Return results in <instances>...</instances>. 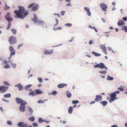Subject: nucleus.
Masks as SVG:
<instances>
[{
  "instance_id": "0e129e2a",
  "label": "nucleus",
  "mask_w": 127,
  "mask_h": 127,
  "mask_svg": "<svg viewBox=\"0 0 127 127\" xmlns=\"http://www.w3.org/2000/svg\"><path fill=\"white\" fill-rule=\"evenodd\" d=\"M114 92L115 93H116H116H117V94H119V93H120V91H116L115 92Z\"/></svg>"
},
{
  "instance_id": "1a4fd4ad",
  "label": "nucleus",
  "mask_w": 127,
  "mask_h": 127,
  "mask_svg": "<svg viewBox=\"0 0 127 127\" xmlns=\"http://www.w3.org/2000/svg\"><path fill=\"white\" fill-rule=\"evenodd\" d=\"M102 97L100 95H97L96 96V98L95 99V102H98L99 101H101L102 100Z\"/></svg>"
},
{
  "instance_id": "e433bc0d",
  "label": "nucleus",
  "mask_w": 127,
  "mask_h": 127,
  "mask_svg": "<svg viewBox=\"0 0 127 127\" xmlns=\"http://www.w3.org/2000/svg\"><path fill=\"white\" fill-rule=\"evenodd\" d=\"M79 102L78 101V100H73L72 101V103L73 104H77Z\"/></svg>"
},
{
  "instance_id": "09e8293b",
  "label": "nucleus",
  "mask_w": 127,
  "mask_h": 127,
  "mask_svg": "<svg viewBox=\"0 0 127 127\" xmlns=\"http://www.w3.org/2000/svg\"><path fill=\"white\" fill-rule=\"evenodd\" d=\"M57 92L56 91H53L52 92L51 94L52 95H55L56 94H57Z\"/></svg>"
},
{
  "instance_id": "bb28decb",
  "label": "nucleus",
  "mask_w": 127,
  "mask_h": 127,
  "mask_svg": "<svg viewBox=\"0 0 127 127\" xmlns=\"http://www.w3.org/2000/svg\"><path fill=\"white\" fill-rule=\"evenodd\" d=\"M29 95H32V96H34L35 95V94L34 92L31 91L29 94Z\"/></svg>"
},
{
  "instance_id": "c756f323",
  "label": "nucleus",
  "mask_w": 127,
  "mask_h": 127,
  "mask_svg": "<svg viewBox=\"0 0 127 127\" xmlns=\"http://www.w3.org/2000/svg\"><path fill=\"white\" fill-rule=\"evenodd\" d=\"M28 119L29 120L31 121H34L35 120V118L34 117L32 116L31 117H30L29 118H28Z\"/></svg>"
},
{
  "instance_id": "4c0bfd02",
  "label": "nucleus",
  "mask_w": 127,
  "mask_h": 127,
  "mask_svg": "<svg viewBox=\"0 0 127 127\" xmlns=\"http://www.w3.org/2000/svg\"><path fill=\"white\" fill-rule=\"evenodd\" d=\"M10 26H11V23L10 22H9L8 25L7 26V27L6 29V30L9 29V28L10 27Z\"/></svg>"
},
{
  "instance_id": "bf43d9fd",
  "label": "nucleus",
  "mask_w": 127,
  "mask_h": 127,
  "mask_svg": "<svg viewBox=\"0 0 127 127\" xmlns=\"http://www.w3.org/2000/svg\"><path fill=\"white\" fill-rule=\"evenodd\" d=\"M93 43V41H92V40H90L89 41V44L90 45H91Z\"/></svg>"
},
{
  "instance_id": "69168bd1",
  "label": "nucleus",
  "mask_w": 127,
  "mask_h": 127,
  "mask_svg": "<svg viewBox=\"0 0 127 127\" xmlns=\"http://www.w3.org/2000/svg\"><path fill=\"white\" fill-rule=\"evenodd\" d=\"M23 44H21L19 45L18 46V49H19L20 47H21L22 45Z\"/></svg>"
},
{
  "instance_id": "393cba45",
  "label": "nucleus",
  "mask_w": 127,
  "mask_h": 127,
  "mask_svg": "<svg viewBox=\"0 0 127 127\" xmlns=\"http://www.w3.org/2000/svg\"><path fill=\"white\" fill-rule=\"evenodd\" d=\"M38 122L39 123H41L44 122V120L43 119L41 118H38Z\"/></svg>"
},
{
  "instance_id": "13d9d810",
  "label": "nucleus",
  "mask_w": 127,
  "mask_h": 127,
  "mask_svg": "<svg viewBox=\"0 0 127 127\" xmlns=\"http://www.w3.org/2000/svg\"><path fill=\"white\" fill-rule=\"evenodd\" d=\"M123 19L125 21H126L127 20V18L126 17H123Z\"/></svg>"
},
{
  "instance_id": "338daca9",
  "label": "nucleus",
  "mask_w": 127,
  "mask_h": 127,
  "mask_svg": "<svg viewBox=\"0 0 127 127\" xmlns=\"http://www.w3.org/2000/svg\"><path fill=\"white\" fill-rule=\"evenodd\" d=\"M111 127H118L117 125H113L111 126Z\"/></svg>"
},
{
  "instance_id": "c03bdc74",
  "label": "nucleus",
  "mask_w": 127,
  "mask_h": 127,
  "mask_svg": "<svg viewBox=\"0 0 127 127\" xmlns=\"http://www.w3.org/2000/svg\"><path fill=\"white\" fill-rule=\"evenodd\" d=\"M5 68H8L10 67V65L9 64H6L4 67Z\"/></svg>"
},
{
  "instance_id": "f03ea898",
  "label": "nucleus",
  "mask_w": 127,
  "mask_h": 127,
  "mask_svg": "<svg viewBox=\"0 0 127 127\" xmlns=\"http://www.w3.org/2000/svg\"><path fill=\"white\" fill-rule=\"evenodd\" d=\"M8 41L11 45L14 44L17 42L16 38L13 36H11L9 37Z\"/></svg>"
},
{
  "instance_id": "5fc2aeb1",
  "label": "nucleus",
  "mask_w": 127,
  "mask_h": 127,
  "mask_svg": "<svg viewBox=\"0 0 127 127\" xmlns=\"http://www.w3.org/2000/svg\"><path fill=\"white\" fill-rule=\"evenodd\" d=\"M33 5H34L33 3L31 4L30 5L28 6V8H29L31 7H32V6Z\"/></svg>"
},
{
  "instance_id": "79ce46f5",
  "label": "nucleus",
  "mask_w": 127,
  "mask_h": 127,
  "mask_svg": "<svg viewBox=\"0 0 127 127\" xmlns=\"http://www.w3.org/2000/svg\"><path fill=\"white\" fill-rule=\"evenodd\" d=\"M87 11V15L89 16H90L91 15V13L90 11V9L89 10V11L88 10Z\"/></svg>"
},
{
  "instance_id": "f3484780",
  "label": "nucleus",
  "mask_w": 127,
  "mask_h": 127,
  "mask_svg": "<svg viewBox=\"0 0 127 127\" xmlns=\"http://www.w3.org/2000/svg\"><path fill=\"white\" fill-rule=\"evenodd\" d=\"M38 5H35V6H33L32 8V11H34L37 10L38 8Z\"/></svg>"
},
{
  "instance_id": "5701e85b",
  "label": "nucleus",
  "mask_w": 127,
  "mask_h": 127,
  "mask_svg": "<svg viewBox=\"0 0 127 127\" xmlns=\"http://www.w3.org/2000/svg\"><path fill=\"white\" fill-rule=\"evenodd\" d=\"M117 99V97L115 98L111 97V98L109 100V102L110 103H111L113 101H114L115 99Z\"/></svg>"
},
{
  "instance_id": "c85d7f7f",
  "label": "nucleus",
  "mask_w": 127,
  "mask_h": 127,
  "mask_svg": "<svg viewBox=\"0 0 127 127\" xmlns=\"http://www.w3.org/2000/svg\"><path fill=\"white\" fill-rule=\"evenodd\" d=\"M123 28L122 30L124 29L125 32H127V27L126 26H124L122 27Z\"/></svg>"
},
{
  "instance_id": "7ed1b4c3",
  "label": "nucleus",
  "mask_w": 127,
  "mask_h": 127,
  "mask_svg": "<svg viewBox=\"0 0 127 127\" xmlns=\"http://www.w3.org/2000/svg\"><path fill=\"white\" fill-rule=\"evenodd\" d=\"M32 20L40 25H43L44 24V22L43 21L38 20L37 16L35 14L34 15V18L32 19Z\"/></svg>"
},
{
  "instance_id": "6ab92c4d",
  "label": "nucleus",
  "mask_w": 127,
  "mask_h": 127,
  "mask_svg": "<svg viewBox=\"0 0 127 127\" xmlns=\"http://www.w3.org/2000/svg\"><path fill=\"white\" fill-rule=\"evenodd\" d=\"M35 91L36 93L35 94V95L41 94L42 93V91L39 89L35 90Z\"/></svg>"
},
{
  "instance_id": "b1692460",
  "label": "nucleus",
  "mask_w": 127,
  "mask_h": 127,
  "mask_svg": "<svg viewBox=\"0 0 127 127\" xmlns=\"http://www.w3.org/2000/svg\"><path fill=\"white\" fill-rule=\"evenodd\" d=\"M73 110V108L72 106H70L69 107L68 110V112L69 114H71L72 113Z\"/></svg>"
},
{
  "instance_id": "6e6552de",
  "label": "nucleus",
  "mask_w": 127,
  "mask_h": 127,
  "mask_svg": "<svg viewBox=\"0 0 127 127\" xmlns=\"http://www.w3.org/2000/svg\"><path fill=\"white\" fill-rule=\"evenodd\" d=\"M5 18L6 20L9 22L11 21H12V18L10 17V15L9 13H8L5 17Z\"/></svg>"
},
{
  "instance_id": "4468645a",
  "label": "nucleus",
  "mask_w": 127,
  "mask_h": 127,
  "mask_svg": "<svg viewBox=\"0 0 127 127\" xmlns=\"http://www.w3.org/2000/svg\"><path fill=\"white\" fill-rule=\"evenodd\" d=\"M117 24L118 26H121L124 25L125 23L122 20H119Z\"/></svg>"
},
{
  "instance_id": "ddd939ff",
  "label": "nucleus",
  "mask_w": 127,
  "mask_h": 127,
  "mask_svg": "<svg viewBox=\"0 0 127 127\" xmlns=\"http://www.w3.org/2000/svg\"><path fill=\"white\" fill-rule=\"evenodd\" d=\"M15 87L18 88L19 91H21L23 89V86L20 84L15 85Z\"/></svg>"
},
{
  "instance_id": "cd10ccee",
  "label": "nucleus",
  "mask_w": 127,
  "mask_h": 127,
  "mask_svg": "<svg viewBox=\"0 0 127 127\" xmlns=\"http://www.w3.org/2000/svg\"><path fill=\"white\" fill-rule=\"evenodd\" d=\"M9 49L10 52L15 51V49H13V47L11 46H10L9 47Z\"/></svg>"
},
{
  "instance_id": "a18cd8bd",
  "label": "nucleus",
  "mask_w": 127,
  "mask_h": 127,
  "mask_svg": "<svg viewBox=\"0 0 127 127\" xmlns=\"http://www.w3.org/2000/svg\"><path fill=\"white\" fill-rule=\"evenodd\" d=\"M55 21L56 22V23L54 24V26H56L58 25V21L57 19H56Z\"/></svg>"
},
{
  "instance_id": "dca6fc26",
  "label": "nucleus",
  "mask_w": 127,
  "mask_h": 127,
  "mask_svg": "<svg viewBox=\"0 0 127 127\" xmlns=\"http://www.w3.org/2000/svg\"><path fill=\"white\" fill-rule=\"evenodd\" d=\"M67 85L66 84H61L58 85V87L59 88H63L64 86H66Z\"/></svg>"
},
{
  "instance_id": "2f4dec72",
  "label": "nucleus",
  "mask_w": 127,
  "mask_h": 127,
  "mask_svg": "<svg viewBox=\"0 0 127 127\" xmlns=\"http://www.w3.org/2000/svg\"><path fill=\"white\" fill-rule=\"evenodd\" d=\"M32 86L31 84H29L26 86L25 87V89L26 90H27L28 88H30Z\"/></svg>"
},
{
  "instance_id": "4be33fe9",
  "label": "nucleus",
  "mask_w": 127,
  "mask_h": 127,
  "mask_svg": "<svg viewBox=\"0 0 127 127\" xmlns=\"http://www.w3.org/2000/svg\"><path fill=\"white\" fill-rule=\"evenodd\" d=\"M3 96L5 98H6L10 97L11 96V95L10 94H4L3 95Z\"/></svg>"
},
{
  "instance_id": "20e7f679",
  "label": "nucleus",
  "mask_w": 127,
  "mask_h": 127,
  "mask_svg": "<svg viewBox=\"0 0 127 127\" xmlns=\"http://www.w3.org/2000/svg\"><path fill=\"white\" fill-rule=\"evenodd\" d=\"M27 103L26 101H24L23 103L21 104L19 107L20 110L22 112H24L25 111V106Z\"/></svg>"
},
{
  "instance_id": "423d86ee",
  "label": "nucleus",
  "mask_w": 127,
  "mask_h": 127,
  "mask_svg": "<svg viewBox=\"0 0 127 127\" xmlns=\"http://www.w3.org/2000/svg\"><path fill=\"white\" fill-rule=\"evenodd\" d=\"M100 5L102 10L104 12L106 11V9L107 8V6L106 4L103 3H101Z\"/></svg>"
},
{
  "instance_id": "6e6d98bb",
  "label": "nucleus",
  "mask_w": 127,
  "mask_h": 127,
  "mask_svg": "<svg viewBox=\"0 0 127 127\" xmlns=\"http://www.w3.org/2000/svg\"><path fill=\"white\" fill-rule=\"evenodd\" d=\"M2 99L3 101L6 102H9V101L8 100H6L3 98H2Z\"/></svg>"
},
{
  "instance_id": "774afa93",
  "label": "nucleus",
  "mask_w": 127,
  "mask_h": 127,
  "mask_svg": "<svg viewBox=\"0 0 127 127\" xmlns=\"http://www.w3.org/2000/svg\"><path fill=\"white\" fill-rule=\"evenodd\" d=\"M102 20L104 22H105V20L104 18H101Z\"/></svg>"
},
{
  "instance_id": "7c9ffc66",
  "label": "nucleus",
  "mask_w": 127,
  "mask_h": 127,
  "mask_svg": "<svg viewBox=\"0 0 127 127\" xmlns=\"http://www.w3.org/2000/svg\"><path fill=\"white\" fill-rule=\"evenodd\" d=\"M107 79L108 80H113V77H111L109 75H107Z\"/></svg>"
},
{
  "instance_id": "72a5a7b5",
  "label": "nucleus",
  "mask_w": 127,
  "mask_h": 127,
  "mask_svg": "<svg viewBox=\"0 0 127 127\" xmlns=\"http://www.w3.org/2000/svg\"><path fill=\"white\" fill-rule=\"evenodd\" d=\"M99 73L101 74H105L106 73V71L105 70L100 71L99 72Z\"/></svg>"
},
{
  "instance_id": "f704fd0d",
  "label": "nucleus",
  "mask_w": 127,
  "mask_h": 127,
  "mask_svg": "<svg viewBox=\"0 0 127 127\" xmlns=\"http://www.w3.org/2000/svg\"><path fill=\"white\" fill-rule=\"evenodd\" d=\"M11 52L10 53V57H12V56L14 55L15 54V52L14 51Z\"/></svg>"
},
{
  "instance_id": "864d4df0",
  "label": "nucleus",
  "mask_w": 127,
  "mask_h": 127,
  "mask_svg": "<svg viewBox=\"0 0 127 127\" xmlns=\"http://www.w3.org/2000/svg\"><path fill=\"white\" fill-rule=\"evenodd\" d=\"M65 13V12L64 11H61V14L63 16L64 15Z\"/></svg>"
},
{
  "instance_id": "2eb2a0df",
  "label": "nucleus",
  "mask_w": 127,
  "mask_h": 127,
  "mask_svg": "<svg viewBox=\"0 0 127 127\" xmlns=\"http://www.w3.org/2000/svg\"><path fill=\"white\" fill-rule=\"evenodd\" d=\"M65 94L67 96V97L69 98L71 96V94L68 91H67L65 93Z\"/></svg>"
},
{
  "instance_id": "a19ab883",
  "label": "nucleus",
  "mask_w": 127,
  "mask_h": 127,
  "mask_svg": "<svg viewBox=\"0 0 127 127\" xmlns=\"http://www.w3.org/2000/svg\"><path fill=\"white\" fill-rule=\"evenodd\" d=\"M100 64H97L96 65H94V67L95 68L99 67L100 68Z\"/></svg>"
},
{
  "instance_id": "680f3d73",
  "label": "nucleus",
  "mask_w": 127,
  "mask_h": 127,
  "mask_svg": "<svg viewBox=\"0 0 127 127\" xmlns=\"http://www.w3.org/2000/svg\"><path fill=\"white\" fill-rule=\"evenodd\" d=\"M66 6H71V3H68L67 4H66Z\"/></svg>"
},
{
  "instance_id": "4d7b16f0",
  "label": "nucleus",
  "mask_w": 127,
  "mask_h": 127,
  "mask_svg": "<svg viewBox=\"0 0 127 127\" xmlns=\"http://www.w3.org/2000/svg\"><path fill=\"white\" fill-rule=\"evenodd\" d=\"M84 9L85 10H86V11H87L88 10L89 11V8L87 7H85L84 8Z\"/></svg>"
},
{
  "instance_id": "9d476101",
  "label": "nucleus",
  "mask_w": 127,
  "mask_h": 127,
  "mask_svg": "<svg viewBox=\"0 0 127 127\" xmlns=\"http://www.w3.org/2000/svg\"><path fill=\"white\" fill-rule=\"evenodd\" d=\"M53 50H47L44 52V54L45 55H50L52 54L53 53Z\"/></svg>"
},
{
  "instance_id": "412c9836",
  "label": "nucleus",
  "mask_w": 127,
  "mask_h": 127,
  "mask_svg": "<svg viewBox=\"0 0 127 127\" xmlns=\"http://www.w3.org/2000/svg\"><path fill=\"white\" fill-rule=\"evenodd\" d=\"M100 68L101 69H103L105 67L104 64L102 63H100Z\"/></svg>"
},
{
  "instance_id": "a211bd4d",
  "label": "nucleus",
  "mask_w": 127,
  "mask_h": 127,
  "mask_svg": "<svg viewBox=\"0 0 127 127\" xmlns=\"http://www.w3.org/2000/svg\"><path fill=\"white\" fill-rule=\"evenodd\" d=\"M100 103L104 106L107 105V102L106 101H101L100 102Z\"/></svg>"
},
{
  "instance_id": "58836bf2",
  "label": "nucleus",
  "mask_w": 127,
  "mask_h": 127,
  "mask_svg": "<svg viewBox=\"0 0 127 127\" xmlns=\"http://www.w3.org/2000/svg\"><path fill=\"white\" fill-rule=\"evenodd\" d=\"M11 64L13 68H15L16 67V64L13 63L11 62Z\"/></svg>"
},
{
  "instance_id": "f257e3e1",
  "label": "nucleus",
  "mask_w": 127,
  "mask_h": 127,
  "mask_svg": "<svg viewBox=\"0 0 127 127\" xmlns=\"http://www.w3.org/2000/svg\"><path fill=\"white\" fill-rule=\"evenodd\" d=\"M18 10H15L14 12L15 14L16 17L21 19H24L28 14L29 11L25 10L24 7L19 6Z\"/></svg>"
},
{
  "instance_id": "aec40b11",
  "label": "nucleus",
  "mask_w": 127,
  "mask_h": 127,
  "mask_svg": "<svg viewBox=\"0 0 127 127\" xmlns=\"http://www.w3.org/2000/svg\"><path fill=\"white\" fill-rule=\"evenodd\" d=\"M116 94L114 92L110 94V96L112 98H116L117 97H116Z\"/></svg>"
},
{
  "instance_id": "0eeeda50",
  "label": "nucleus",
  "mask_w": 127,
  "mask_h": 127,
  "mask_svg": "<svg viewBox=\"0 0 127 127\" xmlns=\"http://www.w3.org/2000/svg\"><path fill=\"white\" fill-rule=\"evenodd\" d=\"M17 126H19V127H27L28 125L26 123H24L23 122H19L17 124Z\"/></svg>"
},
{
  "instance_id": "473e14b6",
  "label": "nucleus",
  "mask_w": 127,
  "mask_h": 127,
  "mask_svg": "<svg viewBox=\"0 0 127 127\" xmlns=\"http://www.w3.org/2000/svg\"><path fill=\"white\" fill-rule=\"evenodd\" d=\"M11 30L12 31L13 34H15L17 32L16 30L14 29H11Z\"/></svg>"
},
{
  "instance_id": "052dcab7",
  "label": "nucleus",
  "mask_w": 127,
  "mask_h": 127,
  "mask_svg": "<svg viewBox=\"0 0 127 127\" xmlns=\"http://www.w3.org/2000/svg\"><path fill=\"white\" fill-rule=\"evenodd\" d=\"M74 38L73 37H72L71 39L70 40H69L68 41L69 42H72Z\"/></svg>"
},
{
  "instance_id": "f8f14e48",
  "label": "nucleus",
  "mask_w": 127,
  "mask_h": 127,
  "mask_svg": "<svg viewBox=\"0 0 127 127\" xmlns=\"http://www.w3.org/2000/svg\"><path fill=\"white\" fill-rule=\"evenodd\" d=\"M101 49L103 50V52L105 53L106 55L107 54V52L106 51V47L103 45H101Z\"/></svg>"
},
{
  "instance_id": "de8ad7c7",
  "label": "nucleus",
  "mask_w": 127,
  "mask_h": 127,
  "mask_svg": "<svg viewBox=\"0 0 127 127\" xmlns=\"http://www.w3.org/2000/svg\"><path fill=\"white\" fill-rule=\"evenodd\" d=\"M65 25L68 27H70L71 26L72 24L70 23H67V24H65Z\"/></svg>"
},
{
  "instance_id": "ea45409f",
  "label": "nucleus",
  "mask_w": 127,
  "mask_h": 127,
  "mask_svg": "<svg viewBox=\"0 0 127 127\" xmlns=\"http://www.w3.org/2000/svg\"><path fill=\"white\" fill-rule=\"evenodd\" d=\"M29 110L31 114H32L33 113V110L31 108H29Z\"/></svg>"
},
{
  "instance_id": "8fccbe9b",
  "label": "nucleus",
  "mask_w": 127,
  "mask_h": 127,
  "mask_svg": "<svg viewBox=\"0 0 127 127\" xmlns=\"http://www.w3.org/2000/svg\"><path fill=\"white\" fill-rule=\"evenodd\" d=\"M38 81L40 82H42V79L41 78H38Z\"/></svg>"
},
{
  "instance_id": "49530a36",
  "label": "nucleus",
  "mask_w": 127,
  "mask_h": 127,
  "mask_svg": "<svg viewBox=\"0 0 127 127\" xmlns=\"http://www.w3.org/2000/svg\"><path fill=\"white\" fill-rule=\"evenodd\" d=\"M118 89L119 90L121 91H123L124 90V89L123 88H121V87L118 88Z\"/></svg>"
},
{
  "instance_id": "37998d69",
  "label": "nucleus",
  "mask_w": 127,
  "mask_h": 127,
  "mask_svg": "<svg viewBox=\"0 0 127 127\" xmlns=\"http://www.w3.org/2000/svg\"><path fill=\"white\" fill-rule=\"evenodd\" d=\"M46 100H44V101L41 100H39L38 101L37 103H43L44 102V101H45Z\"/></svg>"
},
{
  "instance_id": "a878e982",
  "label": "nucleus",
  "mask_w": 127,
  "mask_h": 127,
  "mask_svg": "<svg viewBox=\"0 0 127 127\" xmlns=\"http://www.w3.org/2000/svg\"><path fill=\"white\" fill-rule=\"evenodd\" d=\"M92 53L95 56H100L101 55L99 54L98 53L93 51Z\"/></svg>"
},
{
  "instance_id": "9b49d317",
  "label": "nucleus",
  "mask_w": 127,
  "mask_h": 127,
  "mask_svg": "<svg viewBox=\"0 0 127 127\" xmlns=\"http://www.w3.org/2000/svg\"><path fill=\"white\" fill-rule=\"evenodd\" d=\"M15 100L17 103L18 104H19L20 103H21V104L24 101L23 100L19 98H15Z\"/></svg>"
},
{
  "instance_id": "e2e57ef3",
  "label": "nucleus",
  "mask_w": 127,
  "mask_h": 127,
  "mask_svg": "<svg viewBox=\"0 0 127 127\" xmlns=\"http://www.w3.org/2000/svg\"><path fill=\"white\" fill-rule=\"evenodd\" d=\"M50 121H47L46 120H44V122H45L46 123H49Z\"/></svg>"
},
{
  "instance_id": "39448f33",
  "label": "nucleus",
  "mask_w": 127,
  "mask_h": 127,
  "mask_svg": "<svg viewBox=\"0 0 127 127\" xmlns=\"http://www.w3.org/2000/svg\"><path fill=\"white\" fill-rule=\"evenodd\" d=\"M8 87L4 86H0V92L3 93L5 92L8 89Z\"/></svg>"
},
{
  "instance_id": "c9c22d12",
  "label": "nucleus",
  "mask_w": 127,
  "mask_h": 127,
  "mask_svg": "<svg viewBox=\"0 0 127 127\" xmlns=\"http://www.w3.org/2000/svg\"><path fill=\"white\" fill-rule=\"evenodd\" d=\"M3 84L5 85L10 86V84L7 82L5 81L3 82Z\"/></svg>"
},
{
  "instance_id": "603ef678",
  "label": "nucleus",
  "mask_w": 127,
  "mask_h": 127,
  "mask_svg": "<svg viewBox=\"0 0 127 127\" xmlns=\"http://www.w3.org/2000/svg\"><path fill=\"white\" fill-rule=\"evenodd\" d=\"M7 124L9 125H12V123H11V121H7Z\"/></svg>"
},
{
  "instance_id": "3c124183",
  "label": "nucleus",
  "mask_w": 127,
  "mask_h": 127,
  "mask_svg": "<svg viewBox=\"0 0 127 127\" xmlns=\"http://www.w3.org/2000/svg\"><path fill=\"white\" fill-rule=\"evenodd\" d=\"M32 125L34 127H37L38 126V124L36 123H33Z\"/></svg>"
}]
</instances>
